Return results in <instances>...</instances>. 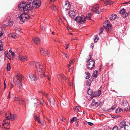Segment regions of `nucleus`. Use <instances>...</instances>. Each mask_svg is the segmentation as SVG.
<instances>
[{"instance_id": "obj_1", "label": "nucleus", "mask_w": 130, "mask_h": 130, "mask_svg": "<svg viewBox=\"0 0 130 130\" xmlns=\"http://www.w3.org/2000/svg\"><path fill=\"white\" fill-rule=\"evenodd\" d=\"M19 10L24 11V13L21 14L20 16V21L22 22L27 21L29 18L28 15L26 13L31 10V7L29 4H27L23 2H21L19 5Z\"/></svg>"}, {"instance_id": "obj_2", "label": "nucleus", "mask_w": 130, "mask_h": 130, "mask_svg": "<svg viewBox=\"0 0 130 130\" xmlns=\"http://www.w3.org/2000/svg\"><path fill=\"white\" fill-rule=\"evenodd\" d=\"M30 64L36 68L37 71L39 72V74L41 77H46L48 81L50 80V77L48 76V72L43 69L44 67L43 66L42 63L39 62L32 61L30 62Z\"/></svg>"}, {"instance_id": "obj_3", "label": "nucleus", "mask_w": 130, "mask_h": 130, "mask_svg": "<svg viewBox=\"0 0 130 130\" xmlns=\"http://www.w3.org/2000/svg\"><path fill=\"white\" fill-rule=\"evenodd\" d=\"M5 116L6 119L3 121L2 124L4 128H6V126L9 125L10 124L9 120H13L16 119L17 116L15 114L11 115V113L9 111H8L6 113Z\"/></svg>"}, {"instance_id": "obj_4", "label": "nucleus", "mask_w": 130, "mask_h": 130, "mask_svg": "<svg viewBox=\"0 0 130 130\" xmlns=\"http://www.w3.org/2000/svg\"><path fill=\"white\" fill-rule=\"evenodd\" d=\"M19 78H20L21 79H22V75L21 74H19L17 76H14L13 78V82L15 84L17 87H19L20 88L22 86V84Z\"/></svg>"}, {"instance_id": "obj_5", "label": "nucleus", "mask_w": 130, "mask_h": 130, "mask_svg": "<svg viewBox=\"0 0 130 130\" xmlns=\"http://www.w3.org/2000/svg\"><path fill=\"white\" fill-rule=\"evenodd\" d=\"M91 54L89 55V57L88 59V61L87 62V66L88 68L90 70H91L95 66V62L94 60L92 59L91 61Z\"/></svg>"}, {"instance_id": "obj_6", "label": "nucleus", "mask_w": 130, "mask_h": 130, "mask_svg": "<svg viewBox=\"0 0 130 130\" xmlns=\"http://www.w3.org/2000/svg\"><path fill=\"white\" fill-rule=\"evenodd\" d=\"M75 20L78 23L83 24L84 23L86 20V17L84 16H78L75 18Z\"/></svg>"}, {"instance_id": "obj_7", "label": "nucleus", "mask_w": 130, "mask_h": 130, "mask_svg": "<svg viewBox=\"0 0 130 130\" xmlns=\"http://www.w3.org/2000/svg\"><path fill=\"white\" fill-rule=\"evenodd\" d=\"M32 7L34 8H38L41 5L40 0H33L32 2Z\"/></svg>"}, {"instance_id": "obj_8", "label": "nucleus", "mask_w": 130, "mask_h": 130, "mask_svg": "<svg viewBox=\"0 0 130 130\" xmlns=\"http://www.w3.org/2000/svg\"><path fill=\"white\" fill-rule=\"evenodd\" d=\"M119 126L121 128L124 127V130H128V125L126 124V122L125 121L123 120L120 122Z\"/></svg>"}, {"instance_id": "obj_9", "label": "nucleus", "mask_w": 130, "mask_h": 130, "mask_svg": "<svg viewBox=\"0 0 130 130\" xmlns=\"http://www.w3.org/2000/svg\"><path fill=\"white\" fill-rule=\"evenodd\" d=\"M18 58L19 60L22 61H26L28 59V58L27 56L22 55H19Z\"/></svg>"}, {"instance_id": "obj_10", "label": "nucleus", "mask_w": 130, "mask_h": 130, "mask_svg": "<svg viewBox=\"0 0 130 130\" xmlns=\"http://www.w3.org/2000/svg\"><path fill=\"white\" fill-rule=\"evenodd\" d=\"M92 12H94L99 14V6L98 4L93 6L91 9Z\"/></svg>"}, {"instance_id": "obj_11", "label": "nucleus", "mask_w": 130, "mask_h": 130, "mask_svg": "<svg viewBox=\"0 0 130 130\" xmlns=\"http://www.w3.org/2000/svg\"><path fill=\"white\" fill-rule=\"evenodd\" d=\"M59 80L62 83H64L66 79V77L65 76L62 74H60L58 77Z\"/></svg>"}, {"instance_id": "obj_12", "label": "nucleus", "mask_w": 130, "mask_h": 130, "mask_svg": "<svg viewBox=\"0 0 130 130\" xmlns=\"http://www.w3.org/2000/svg\"><path fill=\"white\" fill-rule=\"evenodd\" d=\"M29 76L30 79L32 81H36L38 79V77L36 75L33 74L31 73L29 75Z\"/></svg>"}, {"instance_id": "obj_13", "label": "nucleus", "mask_w": 130, "mask_h": 130, "mask_svg": "<svg viewBox=\"0 0 130 130\" xmlns=\"http://www.w3.org/2000/svg\"><path fill=\"white\" fill-rule=\"evenodd\" d=\"M70 5L69 2H64V4L63 6L64 9L67 10L69 9L70 8Z\"/></svg>"}, {"instance_id": "obj_14", "label": "nucleus", "mask_w": 130, "mask_h": 130, "mask_svg": "<svg viewBox=\"0 0 130 130\" xmlns=\"http://www.w3.org/2000/svg\"><path fill=\"white\" fill-rule=\"evenodd\" d=\"M40 50L41 53L43 56H45L48 53V52L47 51L42 47H40Z\"/></svg>"}, {"instance_id": "obj_15", "label": "nucleus", "mask_w": 130, "mask_h": 130, "mask_svg": "<svg viewBox=\"0 0 130 130\" xmlns=\"http://www.w3.org/2000/svg\"><path fill=\"white\" fill-rule=\"evenodd\" d=\"M126 10L125 9L123 8L120 10V12L123 15V17L124 18L125 17L128 15L127 12H125Z\"/></svg>"}, {"instance_id": "obj_16", "label": "nucleus", "mask_w": 130, "mask_h": 130, "mask_svg": "<svg viewBox=\"0 0 130 130\" xmlns=\"http://www.w3.org/2000/svg\"><path fill=\"white\" fill-rule=\"evenodd\" d=\"M32 40L34 43L36 44H39L40 41V39L38 37L34 38L32 39Z\"/></svg>"}, {"instance_id": "obj_17", "label": "nucleus", "mask_w": 130, "mask_h": 130, "mask_svg": "<svg viewBox=\"0 0 130 130\" xmlns=\"http://www.w3.org/2000/svg\"><path fill=\"white\" fill-rule=\"evenodd\" d=\"M101 91L99 90L96 91L93 93V96L95 97L99 96L101 94Z\"/></svg>"}, {"instance_id": "obj_18", "label": "nucleus", "mask_w": 130, "mask_h": 130, "mask_svg": "<svg viewBox=\"0 0 130 130\" xmlns=\"http://www.w3.org/2000/svg\"><path fill=\"white\" fill-rule=\"evenodd\" d=\"M15 100L19 103L20 104H22L24 102V101L22 99L19 97H16L15 98Z\"/></svg>"}, {"instance_id": "obj_19", "label": "nucleus", "mask_w": 130, "mask_h": 130, "mask_svg": "<svg viewBox=\"0 0 130 130\" xmlns=\"http://www.w3.org/2000/svg\"><path fill=\"white\" fill-rule=\"evenodd\" d=\"M69 14L70 17H74L75 15V13L73 10H70L69 12Z\"/></svg>"}, {"instance_id": "obj_20", "label": "nucleus", "mask_w": 130, "mask_h": 130, "mask_svg": "<svg viewBox=\"0 0 130 130\" xmlns=\"http://www.w3.org/2000/svg\"><path fill=\"white\" fill-rule=\"evenodd\" d=\"M111 25L107 23L106 25L104 26V28L106 29V31L108 32L109 30V28L111 27Z\"/></svg>"}, {"instance_id": "obj_21", "label": "nucleus", "mask_w": 130, "mask_h": 130, "mask_svg": "<svg viewBox=\"0 0 130 130\" xmlns=\"http://www.w3.org/2000/svg\"><path fill=\"white\" fill-rule=\"evenodd\" d=\"M5 22H8V25L9 26H12L13 23V22L11 20H10L9 19H8Z\"/></svg>"}, {"instance_id": "obj_22", "label": "nucleus", "mask_w": 130, "mask_h": 130, "mask_svg": "<svg viewBox=\"0 0 130 130\" xmlns=\"http://www.w3.org/2000/svg\"><path fill=\"white\" fill-rule=\"evenodd\" d=\"M117 17V15L116 14H112L110 17V19L111 20H115Z\"/></svg>"}, {"instance_id": "obj_23", "label": "nucleus", "mask_w": 130, "mask_h": 130, "mask_svg": "<svg viewBox=\"0 0 130 130\" xmlns=\"http://www.w3.org/2000/svg\"><path fill=\"white\" fill-rule=\"evenodd\" d=\"M113 3V2H111V0H106L104 4L105 5H108L112 4Z\"/></svg>"}, {"instance_id": "obj_24", "label": "nucleus", "mask_w": 130, "mask_h": 130, "mask_svg": "<svg viewBox=\"0 0 130 130\" xmlns=\"http://www.w3.org/2000/svg\"><path fill=\"white\" fill-rule=\"evenodd\" d=\"M49 99L51 103L53 105H54V104L55 101L54 98L52 96H51Z\"/></svg>"}, {"instance_id": "obj_25", "label": "nucleus", "mask_w": 130, "mask_h": 130, "mask_svg": "<svg viewBox=\"0 0 130 130\" xmlns=\"http://www.w3.org/2000/svg\"><path fill=\"white\" fill-rule=\"evenodd\" d=\"M34 118L36 119V120L38 122V123L40 124L42 123L39 117L37 115H35L34 116Z\"/></svg>"}, {"instance_id": "obj_26", "label": "nucleus", "mask_w": 130, "mask_h": 130, "mask_svg": "<svg viewBox=\"0 0 130 130\" xmlns=\"http://www.w3.org/2000/svg\"><path fill=\"white\" fill-rule=\"evenodd\" d=\"M85 74L86 75L85 78L86 79H88L90 77V74L89 72H85Z\"/></svg>"}, {"instance_id": "obj_27", "label": "nucleus", "mask_w": 130, "mask_h": 130, "mask_svg": "<svg viewBox=\"0 0 130 130\" xmlns=\"http://www.w3.org/2000/svg\"><path fill=\"white\" fill-rule=\"evenodd\" d=\"M9 36L13 38H16L17 37V36L14 33H11L9 35Z\"/></svg>"}, {"instance_id": "obj_28", "label": "nucleus", "mask_w": 130, "mask_h": 130, "mask_svg": "<svg viewBox=\"0 0 130 130\" xmlns=\"http://www.w3.org/2000/svg\"><path fill=\"white\" fill-rule=\"evenodd\" d=\"M123 110L121 108H118L116 110V113H119L122 111Z\"/></svg>"}, {"instance_id": "obj_29", "label": "nucleus", "mask_w": 130, "mask_h": 130, "mask_svg": "<svg viewBox=\"0 0 130 130\" xmlns=\"http://www.w3.org/2000/svg\"><path fill=\"white\" fill-rule=\"evenodd\" d=\"M91 83V80L90 79H88L86 82V85L87 86H90Z\"/></svg>"}, {"instance_id": "obj_30", "label": "nucleus", "mask_w": 130, "mask_h": 130, "mask_svg": "<svg viewBox=\"0 0 130 130\" xmlns=\"http://www.w3.org/2000/svg\"><path fill=\"white\" fill-rule=\"evenodd\" d=\"M51 8L55 11H56L57 9V7H56V6L53 5L51 6Z\"/></svg>"}, {"instance_id": "obj_31", "label": "nucleus", "mask_w": 130, "mask_h": 130, "mask_svg": "<svg viewBox=\"0 0 130 130\" xmlns=\"http://www.w3.org/2000/svg\"><path fill=\"white\" fill-rule=\"evenodd\" d=\"M91 16V13H88L87 16V17H86V18L88 20H91L90 18Z\"/></svg>"}, {"instance_id": "obj_32", "label": "nucleus", "mask_w": 130, "mask_h": 130, "mask_svg": "<svg viewBox=\"0 0 130 130\" xmlns=\"http://www.w3.org/2000/svg\"><path fill=\"white\" fill-rule=\"evenodd\" d=\"M9 51L11 53V55L12 56V57L14 58L15 57V54L14 53L12 52L11 50H10Z\"/></svg>"}, {"instance_id": "obj_33", "label": "nucleus", "mask_w": 130, "mask_h": 130, "mask_svg": "<svg viewBox=\"0 0 130 130\" xmlns=\"http://www.w3.org/2000/svg\"><path fill=\"white\" fill-rule=\"evenodd\" d=\"M92 105L93 106H98V105H99V104H98V103L97 102H95L94 103H92Z\"/></svg>"}, {"instance_id": "obj_34", "label": "nucleus", "mask_w": 130, "mask_h": 130, "mask_svg": "<svg viewBox=\"0 0 130 130\" xmlns=\"http://www.w3.org/2000/svg\"><path fill=\"white\" fill-rule=\"evenodd\" d=\"M98 73V71L97 70H96L94 71L93 75V76L94 77H97Z\"/></svg>"}, {"instance_id": "obj_35", "label": "nucleus", "mask_w": 130, "mask_h": 130, "mask_svg": "<svg viewBox=\"0 0 130 130\" xmlns=\"http://www.w3.org/2000/svg\"><path fill=\"white\" fill-rule=\"evenodd\" d=\"M87 92L88 93V94L89 95H92L93 94V93L91 91V90H90V89H89V90H88L87 91Z\"/></svg>"}, {"instance_id": "obj_36", "label": "nucleus", "mask_w": 130, "mask_h": 130, "mask_svg": "<svg viewBox=\"0 0 130 130\" xmlns=\"http://www.w3.org/2000/svg\"><path fill=\"white\" fill-rule=\"evenodd\" d=\"M77 118L76 117H74L72 118V120L71 121V122L72 123H73L76 120Z\"/></svg>"}, {"instance_id": "obj_37", "label": "nucleus", "mask_w": 130, "mask_h": 130, "mask_svg": "<svg viewBox=\"0 0 130 130\" xmlns=\"http://www.w3.org/2000/svg\"><path fill=\"white\" fill-rule=\"evenodd\" d=\"M10 68H11V67H10V64L9 63H8L7 64V70L8 71H10Z\"/></svg>"}, {"instance_id": "obj_38", "label": "nucleus", "mask_w": 130, "mask_h": 130, "mask_svg": "<svg viewBox=\"0 0 130 130\" xmlns=\"http://www.w3.org/2000/svg\"><path fill=\"white\" fill-rule=\"evenodd\" d=\"M3 49L2 42L1 41H0V51H2Z\"/></svg>"}, {"instance_id": "obj_39", "label": "nucleus", "mask_w": 130, "mask_h": 130, "mask_svg": "<svg viewBox=\"0 0 130 130\" xmlns=\"http://www.w3.org/2000/svg\"><path fill=\"white\" fill-rule=\"evenodd\" d=\"M80 109V108L78 106H76L75 109V111L76 112H78Z\"/></svg>"}, {"instance_id": "obj_40", "label": "nucleus", "mask_w": 130, "mask_h": 130, "mask_svg": "<svg viewBox=\"0 0 130 130\" xmlns=\"http://www.w3.org/2000/svg\"><path fill=\"white\" fill-rule=\"evenodd\" d=\"M117 106L116 105H113L110 108V110H112L114 109Z\"/></svg>"}, {"instance_id": "obj_41", "label": "nucleus", "mask_w": 130, "mask_h": 130, "mask_svg": "<svg viewBox=\"0 0 130 130\" xmlns=\"http://www.w3.org/2000/svg\"><path fill=\"white\" fill-rule=\"evenodd\" d=\"M99 40V37L98 36L96 35L95 36L94 39V42H96Z\"/></svg>"}, {"instance_id": "obj_42", "label": "nucleus", "mask_w": 130, "mask_h": 130, "mask_svg": "<svg viewBox=\"0 0 130 130\" xmlns=\"http://www.w3.org/2000/svg\"><path fill=\"white\" fill-rule=\"evenodd\" d=\"M40 93H41L42 94L44 95L46 97H47V94L46 93L44 92L43 91H41L40 92Z\"/></svg>"}, {"instance_id": "obj_43", "label": "nucleus", "mask_w": 130, "mask_h": 130, "mask_svg": "<svg viewBox=\"0 0 130 130\" xmlns=\"http://www.w3.org/2000/svg\"><path fill=\"white\" fill-rule=\"evenodd\" d=\"M112 130H121V128L118 129V127L116 126L113 128Z\"/></svg>"}, {"instance_id": "obj_44", "label": "nucleus", "mask_w": 130, "mask_h": 130, "mask_svg": "<svg viewBox=\"0 0 130 130\" xmlns=\"http://www.w3.org/2000/svg\"><path fill=\"white\" fill-rule=\"evenodd\" d=\"M62 54L64 55L66 57V58L68 59L69 58V57L67 55V54L66 53H63Z\"/></svg>"}, {"instance_id": "obj_45", "label": "nucleus", "mask_w": 130, "mask_h": 130, "mask_svg": "<svg viewBox=\"0 0 130 130\" xmlns=\"http://www.w3.org/2000/svg\"><path fill=\"white\" fill-rule=\"evenodd\" d=\"M70 44L69 43H68L67 44H65V45H66V49H67L69 46Z\"/></svg>"}, {"instance_id": "obj_46", "label": "nucleus", "mask_w": 130, "mask_h": 130, "mask_svg": "<svg viewBox=\"0 0 130 130\" xmlns=\"http://www.w3.org/2000/svg\"><path fill=\"white\" fill-rule=\"evenodd\" d=\"M41 101H40L39 100H37V104L38 105H39L40 104H41Z\"/></svg>"}, {"instance_id": "obj_47", "label": "nucleus", "mask_w": 130, "mask_h": 130, "mask_svg": "<svg viewBox=\"0 0 130 130\" xmlns=\"http://www.w3.org/2000/svg\"><path fill=\"white\" fill-rule=\"evenodd\" d=\"M40 28L41 29L45 31V28L44 27L42 26H40Z\"/></svg>"}, {"instance_id": "obj_48", "label": "nucleus", "mask_w": 130, "mask_h": 130, "mask_svg": "<svg viewBox=\"0 0 130 130\" xmlns=\"http://www.w3.org/2000/svg\"><path fill=\"white\" fill-rule=\"evenodd\" d=\"M87 123L90 126H92L93 125V124L92 123L90 122H88Z\"/></svg>"}, {"instance_id": "obj_49", "label": "nucleus", "mask_w": 130, "mask_h": 130, "mask_svg": "<svg viewBox=\"0 0 130 130\" xmlns=\"http://www.w3.org/2000/svg\"><path fill=\"white\" fill-rule=\"evenodd\" d=\"M129 108L126 107V108L125 109V110H130V105H128Z\"/></svg>"}, {"instance_id": "obj_50", "label": "nucleus", "mask_w": 130, "mask_h": 130, "mask_svg": "<svg viewBox=\"0 0 130 130\" xmlns=\"http://www.w3.org/2000/svg\"><path fill=\"white\" fill-rule=\"evenodd\" d=\"M3 35V32L2 31H0V37L2 36Z\"/></svg>"}, {"instance_id": "obj_51", "label": "nucleus", "mask_w": 130, "mask_h": 130, "mask_svg": "<svg viewBox=\"0 0 130 130\" xmlns=\"http://www.w3.org/2000/svg\"><path fill=\"white\" fill-rule=\"evenodd\" d=\"M74 61V60H73V59H72V60H71L69 63H70V64H73V62Z\"/></svg>"}, {"instance_id": "obj_52", "label": "nucleus", "mask_w": 130, "mask_h": 130, "mask_svg": "<svg viewBox=\"0 0 130 130\" xmlns=\"http://www.w3.org/2000/svg\"><path fill=\"white\" fill-rule=\"evenodd\" d=\"M10 97V92H9V94L8 95V96H7V99H9Z\"/></svg>"}, {"instance_id": "obj_53", "label": "nucleus", "mask_w": 130, "mask_h": 130, "mask_svg": "<svg viewBox=\"0 0 130 130\" xmlns=\"http://www.w3.org/2000/svg\"><path fill=\"white\" fill-rule=\"evenodd\" d=\"M4 89H5V88L6 87V85L5 83V81H4Z\"/></svg>"}, {"instance_id": "obj_54", "label": "nucleus", "mask_w": 130, "mask_h": 130, "mask_svg": "<svg viewBox=\"0 0 130 130\" xmlns=\"http://www.w3.org/2000/svg\"><path fill=\"white\" fill-rule=\"evenodd\" d=\"M7 57L9 60L11 59V57L9 56L8 55H7Z\"/></svg>"}, {"instance_id": "obj_55", "label": "nucleus", "mask_w": 130, "mask_h": 130, "mask_svg": "<svg viewBox=\"0 0 130 130\" xmlns=\"http://www.w3.org/2000/svg\"><path fill=\"white\" fill-rule=\"evenodd\" d=\"M6 25H3L2 26V28H5Z\"/></svg>"}, {"instance_id": "obj_56", "label": "nucleus", "mask_w": 130, "mask_h": 130, "mask_svg": "<svg viewBox=\"0 0 130 130\" xmlns=\"http://www.w3.org/2000/svg\"><path fill=\"white\" fill-rule=\"evenodd\" d=\"M73 70V68H71V69H70L69 70V71H72Z\"/></svg>"}, {"instance_id": "obj_57", "label": "nucleus", "mask_w": 130, "mask_h": 130, "mask_svg": "<svg viewBox=\"0 0 130 130\" xmlns=\"http://www.w3.org/2000/svg\"><path fill=\"white\" fill-rule=\"evenodd\" d=\"M72 64H70L69 63V64L68 65V67L69 68L71 66Z\"/></svg>"}, {"instance_id": "obj_58", "label": "nucleus", "mask_w": 130, "mask_h": 130, "mask_svg": "<svg viewBox=\"0 0 130 130\" xmlns=\"http://www.w3.org/2000/svg\"><path fill=\"white\" fill-rule=\"evenodd\" d=\"M64 118H61L60 119V121H63L64 120Z\"/></svg>"}, {"instance_id": "obj_59", "label": "nucleus", "mask_w": 130, "mask_h": 130, "mask_svg": "<svg viewBox=\"0 0 130 130\" xmlns=\"http://www.w3.org/2000/svg\"><path fill=\"white\" fill-rule=\"evenodd\" d=\"M103 30H101V31L99 33V35H100L103 32Z\"/></svg>"}, {"instance_id": "obj_60", "label": "nucleus", "mask_w": 130, "mask_h": 130, "mask_svg": "<svg viewBox=\"0 0 130 130\" xmlns=\"http://www.w3.org/2000/svg\"><path fill=\"white\" fill-rule=\"evenodd\" d=\"M96 102L95 101V100L94 99L93 100H92V103H94V102Z\"/></svg>"}, {"instance_id": "obj_61", "label": "nucleus", "mask_w": 130, "mask_h": 130, "mask_svg": "<svg viewBox=\"0 0 130 130\" xmlns=\"http://www.w3.org/2000/svg\"><path fill=\"white\" fill-rule=\"evenodd\" d=\"M127 14H130V8L129 9V11H128V12H127Z\"/></svg>"}, {"instance_id": "obj_62", "label": "nucleus", "mask_w": 130, "mask_h": 130, "mask_svg": "<svg viewBox=\"0 0 130 130\" xmlns=\"http://www.w3.org/2000/svg\"><path fill=\"white\" fill-rule=\"evenodd\" d=\"M91 46H92V47L93 48V44H92V43H91Z\"/></svg>"}, {"instance_id": "obj_63", "label": "nucleus", "mask_w": 130, "mask_h": 130, "mask_svg": "<svg viewBox=\"0 0 130 130\" xmlns=\"http://www.w3.org/2000/svg\"><path fill=\"white\" fill-rule=\"evenodd\" d=\"M50 1L51 2H52L56 1V0H50Z\"/></svg>"}, {"instance_id": "obj_64", "label": "nucleus", "mask_w": 130, "mask_h": 130, "mask_svg": "<svg viewBox=\"0 0 130 130\" xmlns=\"http://www.w3.org/2000/svg\"><path fill=\"white\" fill-rule=\"evenodd\" d=\"M54 33H54V31H53V32H52V34L54 35Z\"/></svg>"}]
</instances>
